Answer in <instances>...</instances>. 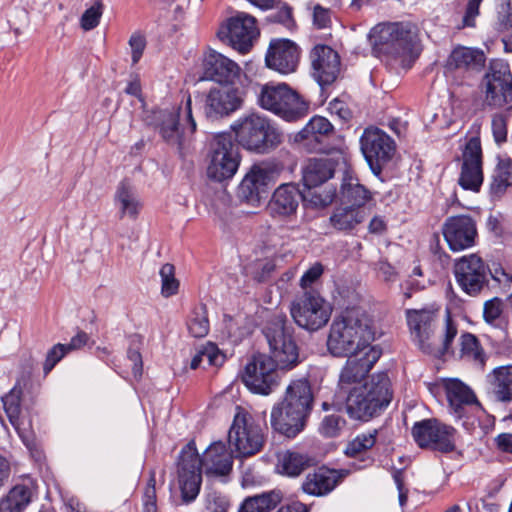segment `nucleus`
I'll use <instances>...</instances> for the list:
<instances>
[{"label": "nucleus", "instance_id": "42", "mask_svg": "<svg viewBox=\"0 0 512 512\" xmlns=\"http://www.w3.org/2000/svg\"><path fill=\"white\" fill-rule=\"evenodd\" d=\"M332 130L333 126L328 119L322 116H314L297 134V138L300 140L320 142V138L328 135Z\"/></svg>", "mask_w": 512, "mask_h": 512}, {"label": "nucleus", "instance_id": "43", "mask_svg": "<svg viewBox=\"0 0 512 512\" xmlns=\"http://www.w3.org/2000/svg\"><path fill=\"white\" fill-rule=\"evenodd\" d=\"M460 355L462 358L473 360L480 365L484 364V353L476 336L465 333L460 337Z\"/></svg>", "mask_w": 512, "mask_h": 512}, {"label": "nucleus", "instance_id": "62", "mask_svg": "<svg viewBox=\"0 0 512 512\" xmlns=\"http://www.w3.org/2000/svg\"><path fill=\"white\" fill-rule=\"evenodd\" d=\"M257 269L258 270L255 272L254 278L258 282H264L275 270V264L272 260H265L257 264Z\"/></svg>", "mask_w": 512, "mask_h": 512}, {"label": "nucleus", "instance_id": "4", "mask_svg": "<svg viewBox=\"0 0 512 512\" xmlns=\"http://www.w3.org/2000/svg\"><path fill=\"white\" fill-rule=\"evenodd\" d=\"M390 379L385 372L372 375L369 381L339 398L345 399L348 415L367 421L388 406L392 399Z\"/></svg>", "mask_w": 512, "mask_h": 512}, {"label": "nucleus", "instance_id": "29", "mask_svg": "<svg viewBox=\"0 0 512 512\" xmlns=\"http://www.w3.org/2000/svg\"><path fill=\"white\" fill-rule=\"evenodd\" d=\"M347 475V470L322 467L306 476L302 488L309 495L323 496L330 493Z\"/></svg>", "mask_w": 512, "mask_h": 512}, {"label": "nucleus", "instance_id": "38", "mask_svg": "<svg viewBox=\"0 0 512 512\" xmlns=\"http://www.w3.org/2000/svg\"><path fill=\"white\" fill-rule=\"evenodd\" d=\"M282 499L280 491H269L247 498L238 512H270Z\"/></svg>", "mask_w": 512, "mask_h": 512}, {"label": "nucleus", "instance_id": "58", "mask_svg": "<svg viewBox=\"0 0 512 512\" xmlns=\"http://www.w3.org/2000/svg\"><path fill=\"white\" fill-rule=\"evenodd\" d=\"M204 359L211 366H221L224 362V355L219 351L216 345L208 343L203 346Z\"/></svg>", "mask_w": 512, "mask_h": 512}, {"label": "nucleus", "instance_id": "41", "mask_svg": "<svg viewBox=\"0 0 512 512\" xmlns=\"http://www.w3.org/2000/svg\"><path fill=\"white\" fill-rule=\"evenodd\" d=\"M30 501V489L24 485H16L1 501L2 512H23Z\"/></svg>", "mask_w": 512, "mask_h": 512}, {"label": "nucleus", "instance_id": "45", "mask_svg": "<svg viewBox=\"0 0 512 512\" xmlns=\"http://www.w3.org/2000/svg\"><path fill=\"white\" fill-rule=\"evenodd\" d=\"M190 334L195 338L205 337L209 332V320L205 306L195 308L188 321Z\"/></svg>", "mask_w": 512, "mask_h": 512}, {"label": "nucleus", "instance_id": "18", "mask_svg": "<svg viewBox=\"0 0 512 512\" xmlns=\"http://www.w3.org/2000/svg\"><path fill=\"white\" fill-rule=\"evenodd\" d=\"M439 308L430 305L422 309H409L406 319L413 341L426 354L434 352V332L438 322Z\"/></svg>", "mask_w": 512, "mask_h": 512}, {"label": "nucleus", "instance_id": "44", "mask_svg": "<svg viewBox=\"0 0 512 512\" xmlns=\"http://www.w3.org/2000/svg\"><path fill=\"white\" fill-rule=\"evenodd\" d=\"M377 433V430H372L357 435L346 446L345 454L350 457H356L357 455L371 449L376 443Z\"/></svg>", "mask_w": 512, "mask_h": 512}, {"label": "nucleus", "instance_id": "51", "mask_svg": "<svg viewBox=\"0 0 512 512\" xmlns=\"http://www.w3.org/2000/svg\"><path fill=\"white\" fill-rule=\"evenodd\" d=\"M230 502L225 495L218 492L208 494L206 498V511L208 512H227Z\"/></svg>", "mask_w": 512, "mask_h": 512}, {"label": "nucleus", "instance_id": "22", "mask_svg": "<svg viewBox=\"0 0 512 512\" xmlns=\"http://www.w3.org/2000/svg\"><path fill=\"white\" fill-rule=\"evenodd\" d=\"M442 233L452 251H461L475 244L476 223L469 215L450 216L442 226Z\"/></svg>", "mask_w": 512, "mask_h": 512}, {"label": "nucleus", "instance_id": "40", "mask_svg": "<svg viewBox=\"0 0 512 512\" xmlns=\"http://www.w3.org/2000/svg\"><path fill=\"white\" fill-rule=\"evenodd\" d=\"M445 387L448 401L456 412L459 411L462 405L476 402V397L472 390L457 379L449 380Z\"/></svg>", "mask_w": 512, "mask_h": 512}, {"label": "nucleus", "instance_id": "46", "mask_svg": "<svg viewBox=\"0 0 512 512\" xmlns=\"http://www.w3.org/2000/svg\"><path fill=\"white\" fill-rule=\"evenodd\" d=\"M104 12L102 0H95L91 7L87 8L81 16L80 25L85 31L96 28Z\"/></svg>", "mask_w": 512, "mask_h": 512}, {"label": "nucleus", "instance_id": "25", "mask_svg": "<svg viewBox=\"0 0 512 512\" xmlns=\"http://www.w3.org/2000/svg\"><path fill=\"white\" fill-rule=\"evenodd\" d=\"M242 105L238 89L220 87L210 89L204 102V114L210 120L230 115Z\"/></svg>", "mask_w": 512, "mask_h": 512}, {"label": "nucleus", "instance_id": "36", "mask_svg": "<svg viewBox=\"0 0 512 512\" xmlns=\"http://www.w3.org/2000/svg\"><path fill=\"white\" fill-rule=\"evenodd\" d=\"M489 379L498 400L503 402L512 400V365L495 368L489 375Z\"/></svg>", "mask_w": 512, "mask_h": 512}, {"label": "nucleus", "instance_id": "28", "mask_svg": "<svg viewBox=\"0 0 512 512\" xmlns=\"http://www.w3.org/2000/svg\"><path fill=\"white\" fill-rule=\"evenodd\" d=\"M204 78L220 84H232L239 78L241 68L228 57L210 50L203 61Z\"/></svg>", "mask_w": 512, "mask_h": 512}, {"label": "nucleus", "instance_id": "47", "mask_svg": "<svg viewBox=\"0 0 512 512\" xmlns=\"http://www.w3.org/2000/svg\"><path fill=\"white\" fill-rule=\"evenodd\" d=\"M162 281L161 293L164 297H170L177 293L179 282L174 276V266L166 263L160 269Z\"/></svg>", "mask_w": 512, "mask_h": 512}, {"label": "nucleus", "instance_id": "50", "mask_svg": "<svg viewBox=\"0 0 512 512\" xmlns=\"http://www.w3.org/2000/svg\"><path fill=\"white\" fill-rule=\"evenodd\" d=\"M307 194H302L301 199L304 201L309 200L316 207H325L333 202L336 197L335 190H329L324 193H318L317 191H311L308 189Z\"/></svg>", "mask_w": 512, "mask_h": 512}, {"label": "nucleus", "instance_id": "53", "mask_svg": "<svg viewBox=\"0 0 512 512\" xmlns=\"http://www.w3.org/2000/svg\"><path fill=\"white\" fill-rule=\"evenodd\" d=\"M324 267L321 263L313 264L309 269H307L300 279V286L303 289L310 287L313 283H315L323 274Z\"/></svg>", "mask_w": 512, "mask_h": 512}, {"label": "nucleus", "instance_id": "6", "mask_svg": "<svg viewBox=\"0 0 512 512\" xmlns=\"http://www.w3.org/2000/svg\"><path fill=\"white\" fill-rule=\"evenodd\" d=\"M231 129L237 143L244 149L258 154H265L283 141L282 133L265 116L250 113L239 117Z\"/></svg>", "mask_w": 512, "mask_h": 512}, {"label": "nucleus", "instance_id": "39", "mask_svg": "<svg viewBox=\"0 0 512 512\" xmlns=\"http://www.w3.org/2000/svg\"><path fill=\"white\" fill-rule=\"evenodd\" d=\"M512 186V159L502 157L495 167L490 191L495 196H501L508 187Z\"/></svg>", "mask_w": 512, "mask_h": 512}, {"label": "nucleus", "instance_id": "31", "mask_svg": "<svg viewBox=\"0 0 512 512\" xmlns=\"http://www.w3.org/2000/svg\"><path fill=\"white\" fill-rule=\"evenodd\" d=\"M370 215L368 208L339 206L330 215V225L339 232L351 233Z\"/></svg>", "mask_w": 512, "mask_h": 512}, {"label": "nucleus", "instance_id": "37", "mask_svg": "<svg viewBox=\"0 0 512 512\" xmlns=\"http://www.w3.org/2000/svg\"><path fill=\"white\" fill-rule=\"evenodd\" d=\"M278 460V468L280 471L291 477L300 475L305 469L312 465V459L310 457L294 451H286L280 454Z\"/></svg>", "mask_w": 512, "mask_h": 512}, {"label": "nucleus", "instance_id": "23", "mask_svg": "<svg viewBox=\"0 0 512 512\" xmlns=\"http://www.w3.org/2000/svg\"><path fill=\"white\" fill-rule=\"evenodd\" d=\"M23 390L17 383L14 387L1 397L3 410L12 425L26 446L33 442L32 424L22 412Z\"/></svg>", "mask_w": 512, "mask_h": 512}, {"label": "nucleus", "instance_id": "19", "mask_svg": "<svg viewBox=\"0 0 512 512\" xmlns=\"http://www.w3.org/2000/svg\"><path fill=\"white\" fill-rule=\"evenodd\" d=\"M454 275L459 287L469 296H477L488 284V267L477 254H469L457 259Z\"/></svg>", "mask_w": 512, "mask_h": 512}, {"label": "nucleus", "instance_id": "21", "mask_svg": "<svg viewBox=\"0 0 512 512\" xmlns=\"http://www.w3.org/2000/svg\"><path fill=\"white\" fill-rule=\"evenodd\" d=\"M274 174L273 168L268 164L253 165L238 187V197L249 204H258L266 197Z\"/></svg>", "mask_w": 512, "mask_h": 512}, {"label": "nucleus", "instance_id": "30", "mask_svg": "<svg viewBox=\"0 0 512 512\" xmlns=\"http://www.w3.org/2000/svg\"><path fill=\"white\" fill-rule=\"evenodd\" d=\"M302 193L293 184H282L273 193L268 211L273 217H288L293 215L299 205Z\"/></svg>", "mask_w": 512, "mask_h": 512}, {"label": "nucleus", "instance_id": "3", "mask_svg": "<svg viewBox=\"0 0 512 512\" xmlns=\"http://www.w3.org/2000/svg\"><path fill=\"white\" fill-rule=\"evenodd\" d=\"M313 405L311 386L306 379L292 381L284 400L271 411V426L280 434L294 438L305 426Z\"/></svg>", "mask_w": 512, "mask_h": 512}, {"label": "nucleus", "instance_id": "15", "mask_svg": "<svg viewBox=\"0 0 512 512\" xmlns=\"http://www.w3.org/2000/svg\"><path fill=\"white\" fill-rule=\"evenodd\" d=\"M278 370L269 355L257 353L246 364L242 380L252 392L268 395L279 384Z\"/></svg>", "mask_w": 512, "mask_h": 512}, {"label": "nucleus", "instance_id": "1", "mask_svg": "<svg viewBox=\"0 0 512 512\" xmlns=\"http://www.w3.org/2000/svg\"><path fill=\"white\" fill-rule=\"evenodd\" d=\"M234 453L228 452L222 442L212 443L200 457L194 441L186 444L179 455L178 483L182 501L191 503L199 494L202 469L208 477L228 475L232 470Z\"/></svg>", "mask_w": 512, "mask_h": 512}, {"label": "nucleus", "instance_id": "60", "mask_svg": "<svg viewBox=\"0 0 512 512\" xmlns=\"http://www.w3.org/2000/svg\"><path fill=\"white\" fill-rule=\"evenodd\" d=\"M483 0H469L463 16V26L474 27L475 18L479 15V7Z\"/></svg>", "mask_w": 512, "mask_h": 512}, {"label": "nucleus", "instance_id": "7", "mask_svg": "<svg viewBox=\"0 0 512 512\" xmlns=\"http://www.w3.org/2000/svg\"><path fill=\"white\" fill-rule=\"evenodd\" d=\"M270 350V358L279 370H291L300 363L299 348L293 338V327L286 315H273L263 328Z\"/></svg>", "mask_w": 512, "mask_h": 512}, {"label": "nucleus", "instance_id": "57", "mask_svg": "<svg viewBox=\"0 0 512 512\" xmlns=\"http://www.w3.org/2000/svg\"><path fill=\"white\" fill-rule=\"evenodd\" d=\"M329 111L332 115H336L341 121L348 122L352 118V111L341 100L335 99L329 103Z\"/></svg>", "mask_w": 512, "mask_h": 512}, {"label": "nucleus", "instance_id": "17", "mask_svg": "<svg viewBox=\"0 0 512 512\" xmlns=\"http://www.w3.org/2000/svg\"><path fill=\"white\" fill-rule=\"evenodd\" d=\"M381 353L379 348H368L365 353L349 356L339 375L338 397L369 381L367 375Z\"/></svg>", "mask_w": 512, "mask_h": 512}, {"label": "nucleus", "instance_id": "32", "mask_svg": "<svg viewBox=\"0 0 512 512\" xmlns=\"http://www.w3.org/2000/svg\"><path fill=\"white\" fill-rule=\"evenodd\" d=\"M485 54L478 49L459 46L452 50L447 59L449 70L480 71L485 65Z\"/></svg>", "mask_w": 512, "mask_h": 512}, {"label": "nucleus", "instance_id": "34", "mask_svg": "<svg viewBox=\"0 0 512 512\" xmlns=\"http://www.w3.org/2000/svg\"><path fill=\"white\" fill-rule=\"evenodd\" d=\"M114 201L119 209L121 219L129 217L135 220L142 209V203L135 188L126 180L120 182L118 185Z\"/></svg>", "mask_w": 512, "mask_h": 512}, {"label": "nucleus", "instance_id": "20", "mask_svg": "<svg viewBox=\"0 0 512 512\" xmlns=\"http://www.w3.org/2000/svg\"><path fill=\"white\" fill-rule=\"evenodd\" d=\"M455 429L436 419H425L416 422L412 427V436L421 448H433L442 452H450L455 448Z\"/></svg>", "mask_w": 512, "mask_h": 512}, {"label": "nucleus", "instance_id": "26", "mask_svg": "<svg viewBox=\"0 0 512 512\" xmlns=\"http://www.w3.org/2000/svg\"><path fill=\"white\" fill-rule=\"evenodd\" d=\"M483 182L482 151L478 139L471 138L463 151L459 184L466 190L478 191Z\"/></svg>", "mask_w": 512, "mask_h": 512}, {"label": "nucleus", "instance_id": "12", "mask_svg": "<svg viewBox=\"0 0 512 512\" xmlns=\"http://www.w3.org/2000/svg\"><path fill=\"white\" fill-rule=\"evenodd\" d=\"M240 154L229 133L214 136L210 143L207 176L217 182L232 178L238 170Z\"/></svg>", "mask_w": 512, "mask_h": 512}, {"label": "nucleus", "instance_id": "24", "mask_svg": "<svg viewBox=\"0 0 512 512\" xmlns=\"http://www.w3.org/2000/svg\"><path fill=\"white\" fill-rule=\"evenodd\" d=\"M313 77L320 86L332 84L340 72V57L327 45H316L310 52Z\"/></svg>", "mask_w": 512, "mask_h": 512}, {"label": "nucleus", "instance_id": "55", "mask_svg": "<svg viewBox=\"0 0 512 512\" xmlns=\"http://www.w3.org/2000/svg\"><path fill=\"white\" fill-rule=\"evenodd\" d=\"M498 27L500 30H508L512 28V2L507 0L503 3L497 13Z\"/></svg>", "mask_w": 512, "mask_h": 512}, {"label": "nucleus", "instance_id": "49", "mask_svg": "<svg viewBox=\"0 0 512 512\" xmlns=\"http://www.w3.org/2000/svg\"><path fill=\"white\" fill-rule=\"evenodd\" d=\"M344 420L337 415L326 416L320 424L319 431L325 437H335L339 434Z\"/></svg>", "mask_w": 512, "mask_h": 512}, {"label": "nucleus", "instance_id": "10", "mask_svg": "<svg viewBox=\"0 0 512 512\" xmlns=\"http://www.w3.org/2000/svg\"><path fill=\"white\" fill-rule=\"evenodd\" d=\"M332 307L315 289L305 290L290 305L294 322L308 331H317L327 324Z\"/></svg>", "mask_w": 512, "mask_h": 512}, {"label": "nucleus", "instance_id": "61", "mask_svg": "<svg viewBox=\"0 0 512 512\" xmlns=\"http://www.w3.org/2000/svg\"><path fill=\"white\" fill-rule=\"evenodd\" d=\"M377 275L385 282H393L397 278V272L387 261L381 260L376 264Z\"/></svg>", "mask_w": 512, "mask_h": 512}, {"label": "nucleus", "instance_id": "13", "mask_svg": "<svg viewBox=\"0 0 512 512\" xmlns=\"http://www.w3.org/2000/svg\"><path fill=\"white\" fill-rule=\"evenodd\" d=\"M482 87L488 106L500 108L512 102V74L508 63L503 60L491 61Z\"/></svg>", "mask_w": 512, "mask_h": 512}, {"label": "nucleus", "instance_id": "9", "mask_svg": "<svg viewBox=\"0 0 512 512\" xmlns=\"http://www.w3.org/2000/svg\"><path fill=\"white\" fill-rule=\"evenodd\" d=\"M259 106L286 121H295L306 115L308 103L287 84L262 85L257 96Z\"/></svg>", "mask_w": 512, "mask_h": 512}, {"label": "nucleus", "instance_id": "27", "mask_svg": "<svg viewBox=\"0 0 512 512\" xmlns=\"http://www.w3.org/2000/svg\"><path fill=\"white\" fill-rule=\"evenodd\" d=\"M299 48L288 39H275L270 42L265 56L267 67L281 74H289L296 70L299 62Z\"/></svg>", "mask_w": 512, "mask_h": 512}, {"label": "nucleus", "instance_id": "59", "mask_svg": "<svg viewBox=\"0 0 512 512\" xmlns=\"http://www.w3.org/2000/svg\"><path fill=\"white\" fill-rule=\"evenodd\" d=\"M331 22V12L329 9L316 5L313 9V24L319 28H326Z\"/></svg>", "mask_w": 512, "mask_h": 512}, {"label": "nucleus", "instance_id": "64", "mask_svg": "<svg viewBox=\"0 0 512 512\" xmlns=\"http://www.w3.org/2000/svg\"><path fill=\"white\" fill-rule=\"evenodd\" d=\"M156 475L155 471H150V477L144 491V502L156 501Z\"/></svg>", "mask_w": 512, "mask_h": 512}, {"label": "nucleus", "instance_id": "14", "mask_svg": "<svg viewBox=\"0 0 512 512\" xmlns=\"http://www.w3.org/2000/svg\"><path fill=\"white\" fill-rule=\"evenodd\" d=\"M360 148L372 172L380 175L383 167L392 159L396 146L386 132L370 126L360 137Z\"/></svg>", "mask_w": 512, "mask_h": 512}, {"label": "nucleus", "instance_id": "54", "mask_svg": "<svg viewBox=\"0 0 512 512\" xmlns=\"http://www.w3.org/2000/svg\"><path fill=\"white\" fill-rule=\"evenodd\" d=\"M129 46L132 53V63L136 64L142 57L146 47L145 37L139 33H134L129 39Z\"/></svg>", "mask_w": 512, "mask_h": 512}, {"label": "nucleus", "instance_id": "63", "mask_svg": "<svg viewBox=\"0 0 512 512\" xmlns=\"http://www.w3.org/2000/svg\"><path fill=\"white\" fill-rule=\"evenodd\" d=\"M89 336L84 331H79L68 344H64L68 352L82 348L87 344Z\"/></svg>", "mask_w": 512, "mask_h": 512}, {"label": "nucleus", "instance_id": "11", "mask_svg": "<svg viewBox=\"0 0 512 512\" xmlns=\"http://www.w3.org/2000/svg\"><path fill=\"white\" fill-rule=\"evenodd\" d=\"M229 447L237 458L258 453L264 443L261 427L244 409L238 408L228 433Z\"/></svg>", "mask_w": 512, "mask_h": 512}, {"label": "nucleus", "instance_id": "35", "mask_svg": "<svg viewBox=\"0 0 512 512\" xmlns=\"http://www.w3.org/2000/svg\"><path fill=\"white\" fill-rule=\"evenodd\" d=\"M334 163L328 158L309 159L303 169L302 180L308 189L316 188L326 182L334 174Z\"/></svg>", "mask_w": 512, "mask_h": 512}, {"label": "nucleus", "instance_id": "16", "mask_svg": "<svg viewBox=\"0 0 512 512\" xmlns=\"http://www.w3.org/2000/svg\"><path fill=\"white\" fill-rule=\"evenodd\" d=\"M217 35L221 41L245 54L253 46L259 35V30L253 16L239 12L227 19L226 23L220 27Z\"/></svg>", "mask_w": 512, "mask_h": 512}, {"label": "nucleus", "instance_id": "48", "mask_svg": "<svg viewBox=\"0 0 512 512\" xmlns=\"http://www.w3.org/2000/svg\"><path fill=\"white\" fill-rule=\"evenodd\" d=\"M68 353L64 344L58 343L48 350L43 364L44 374L47 375L55 365Z\"/></svg>", "mask_w": 512, "mask_h": 512}, {"label": "nucleus", "instance_id": "56", "mask_svg": "<svg viewBox=\"0 0 512 512\" xmlns=\"http://www.w3.org/2000/svg\"><path fill=\"white\" fill-rule=\"evenodd\" d=\"M502 313V301L499 298H493L484 304V319L492 323L500 317Z\"/></svg>", "mask_w": 512, "mask_h": 512}, {"label": "nucleus", "instance_id": "5", "mask_svg": "<svg viewBox=\"0 0 512 512\" xmlns=\"http://www.w3.org/2000/svg\"><path fill=\"white\" fill-rule=\"evenodd\" d=\"M371 37L375 50L391 57L403 67L410 66L418 47L416 28L411 23H384L375 26Z\"/></svg>", "mask_w": 512, "mask_h": 512}, {"label": "nucleus", "instance_id": "2", "mask_svg": "<svg viewBox=\"0 0 512 512\" xmlns=\"http://www.w3.org/2000/svg\"><path fill=\"white\" fill-rule=\"evenodd\" d=\"M375 331L371 318L360 308L346 309L336 317L329 330L327 348L336 357L365 353L372 346Z\"/></svg>", "mask_w": 512, "mask_h": 512}, {"label": "nucleus", "instance_id": "52", "mask_svg": "<svg viewBox=\"0 0 512 512\" xmlns=\"http://www.w3.org/2000/svg\"><path fill=\"white\" fill-rule=\"evenodd\" d=\"M492 132L497 143H503L507 139V122L501 114H496L492 118Z\"/></svg>", "mask_w": 512, "mask_h": 512}, {"label": "nucleus", "instance_id": "33", "mask_svg": "<svg viewBox=\"0 0 512 512\" xmlns=\"http://www.w3.org/2000/svg\"><path fill=\"white\" fill-rule=\"evenodd\" d=\"M339 198L342 203L349 204V206L367 208L366 204L372 199V194L360 184L358 178L346 171L342 178Z\"/></svg>", "mask_w": 512, "mask_h": 512}, {"label": "nucleus", "instance_id": "8", "mask_svg": "<svg viewBox=\"0 0 512 512\" xmlns=\"http://www.w3.org/2000/svg\"><path fill=\"white\" fill-rule=\"evenodd\" d=\"M154 127L167 144L182 149L197 128L191 97L188 96L184 105L178 108L155 111Z\"/></svg>", "mask_w": 512, "mask_h": 512}]
</instances>
